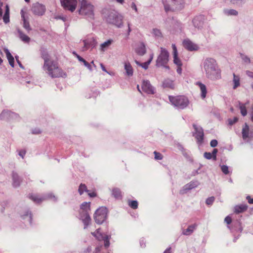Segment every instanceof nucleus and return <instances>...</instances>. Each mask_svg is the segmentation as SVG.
Wrapping results in <instances>:
<instances>
[{
    "label": "nucleus",
    "instance_id": "47",
    "mask_svg": "<svg viewBox=\"0 0 253 253\" xmlns=\"http://www.w3.org/2000/svg\"><path fill=\"white\" fill-rule=\"evenodd\" d=\"M204 157L208 160H210L212 158L211 154L210 152H205L204 154Z\"/></svg>",
    "mask_w": 253,
    "mask_h": 253
},
{
    "label": "nucleus",
    "instance_id": "53",
    "mask_svg": "<svg viewBox=\"0 0 253 253\" xmlns=\"http://www.w3.org/2000/svg\"><path fill=\"white\" fill-rule=\"evenodd\" d=\"M3 2L0 1V19L1 18L2 16V7L3 6Z\"/></svg>",
    "mask_w": 253,
    "mask_h": 253
},
{
    "label": "nucleus",
    "instance_id": "54",
    "mask_svg": "<svg viewBox=\"0 0 253 253\" xmlns=\"http://www.w3.org/2000/svg\"><path fill=\"white\" fill-rule=\"evenodd\" d=\"M88 193V195L90 197H95L96 196V193L95 192H87Z\"/></svg>",
    "mask_w": 253,
    "mask_h": 253
},
{
    "label": "nucleus",
    "instance_id": "37",
    "mask_svg": "<svg viewBox=\"0 0 253 253\" xmlns=\"http://www.w3.org/2000/svg\"><path fill=\"white\" fill-rule=\"evenodd\" d=\"M128 206L132 209L135 210L138 208V202L137 201H128Z\"/></svg>",
    "mask_w": 253,
    "mask_h": 253
},
{
    "label": "nucleus",
    "instance_id": "57",
    "mask_svg": "<svg viewBox=\"0 0 253 253\" xmlns=\"http://www.w3.org/2000/svg\"><path fill=\"white\" fill-rule=\"evenodd\" d=\"M246 74L250 77L253 79V72L250 71H246Z\"/></svg>",
    "mask_w": 253,
    "mask_h": 253
},
{
    "label": "nucleus",
    "instance_id": "8",
    "mask_svg": "<svg viewBox=\"0 0 253 253\" xmlns=\"http://www.w3.org/2000/svg\"><path fill=\"white\" fill-rule=\"evenodd\" d=\"M60 2L64 9L71 12L75 11L77 5L76 0H60Z\"/></svg>",
    "mask_w": 253,
    "mask_h": 253
},
{
    "label": "nucleus",
    "instance_id": "51",
    "mask_svg": "<svg viewBox=\"0 0 253 253\" xmlns=\"http://www.w3.org/2000/svg\"><path fill=\"white\" fill-rule=\"evenodd\" d=\"M224 221L227 224H230L232 222V218L230 216H227L225 218Z\"/></svg>",
    "mask_w": 253,
    "mask_h": 253
},
{
    "label": "nucleus",
    "instance_id": "2",
    "mask_svg": "<svg viewBox=\"0 0 253 253\" xmlns=\"http://www.w3.org/2000/svg\"><path fill=\"white\" fill-rule=\"evenodd\" d=\"M47 71L48 75L52 78H66L67 74L59 67L57 62L52 61L49 65L44 67Z\"/></svg>",
    "mask_w": 253,
    "mask_h": 253
},
{
    "label": "nucleus",
    "instance_id": "9",
    "mask_svg": "<svg viewBox=\"0 0 253 253\" xmlns=\"http://www.w3.org/2000/svg\"><path fill=\"white\" fill-rule=\"evenodd\" d=\"M193 126L195 129L193 136L197 140V142L199 145H201L204 141V131L202 128L198 127L195 124L193 125Z\"/></svg>",
    "mask_w": 253,
    "mask_h": 253
},
{
    "label": "nucleus",
    "instance_id": "36",
    "mask_svg": "<svg viewBox=\"0 0 253 253\" xmlns=\"http://www.w3.org/2000/svg\"><path fill=\"white\" fill-rule=\"evenodd\" d=\"M86 185L84 184L81 183L79 187L78 192L80 195H82L84 192H88Z\"/></svg>",
    "mask_w": 253,
    "mask_h": 253
},
{
    "label": "nucleus",
    "instance_id": "60",
    "mask_svg": "<svg viewBox=\"0 0 253 253\" xmlns=\"http://www.w3.org/2000/svg\"><path fill=\"white\" fill-rule=\"evenodd\" d=\"M41 133V131L40 129H35L33 131V134H38Z\"/></svg>",
    "mask_w": 253,
    "mask_h": 253
},
{
    "label": "nucleus",
    "instance_id": "20",
    "mask_svg": "<svg viewBox=\"0 0 253 253\" xmlns=\"http://www.w3.org/2000/svg\"><path fill=\"white\" fill-rule=\"evenodd\" d=\"M113 42V40H108L107 41L104 42L103 43L100 44L99 48L100 50L103 52L105 51L110 47V46L112 44Z\"/></svg>",
    "mask_w": 253,
    "mask_h": 253
},
{
    "label": "nucleus",
    "instance_id": "64",
    "mask_svg": "<svg viewBox=\"0 0 253 253\" xmlns=\"http://www.w3.org/2000/svg\"><path fill=\"white\" fill-rule=\"evenodd\" d=\"M91 251V248L90 247H88L86 249V251L85 252V253H90Z\"/></svg>",
    "mask_w": 253,
    "mask_h": 253
},
{
    "label": "nucleus",
    "instance_id": "34",
    "mask_svg": "<svg viewBox=\"0 0 253 253\" xmlns=\"http://www.w3.org/2000/svg\"><path fill=\"white\" fill-rule=\"evenodd\" d=\"M239 108L240 110V112L241 115L243 116H245L247 114V111L246 108V104L242 103L241 102L239 103Z\"/></svg>",
    "mask_w": 253,
    "mask_h": 253
},
{
    "label": "nucleus",
    "instance_id": "44",
    "mask_svg": "<svg viewBox=\"0 0 253 253\" xmlns=\"http://www.w3.org/2000/svg\"><path fill=\"white\" fill-rule=\"evenodd\" d=\"M241 58L242 60L246 63H250V59L246 55H245L244 54H241Z\"/></svg>",
    "mask_w": 253,
    "mask_h": 253
},
{
    "label": "nucleus",
    "instance_id": "43",
    "mask_svg": "<svg viewBox=\"0 0 253 253\" xmlns=\"http://www.w3.org/2000/svg\"><path fill=\"white\" fill-rule=\"evenodd\" d=\"M13 179L14 180L13 183V186L15 187L19 186L20 184V181L17 177V175H14Z\"/></svg>",
    "mask_w": 253,
    "mask_h": 253
},
{
    "label": "nucleus",
    "instance_id": "45",
    "mask_svg": "<svg viewBox=\"0 0 253 253\" xmlns=\"http://www.w3.org/2000/svg\"><path fill=\"white\" fill-rule=\"evenodd\" d=\"M214 201V197H209L206 200V204L208 205H211L213 203Z\"/></svg>",
    "mask_w": 253,
    "mask_h": 253
},
{
    "label": "nucleus",
    "instance_id": "29",
    "mask_svg": "<svg viewBox=\"0 0 253 253\" xmlns=\"http://www.w3.org/2000/svg\"><path fill=\"white\" fill-rule=\"evenodd\" d=\"M153 56H154L153 54H151L150 59L147 62H145L143 63L140 64L137 61H135V62L137 65L141 66L144 69H147L148 68L149 65L150 64L151 62L153 60Z\"/></svg>",
    "mask_w": 253,
    "mask_h": 253
},
{
    "label": "nucleus",
    "instance_id": "38",
    "mask_svg": "<svg viewBox=\"0 0 253 253\" xmlns=\"http://www.w3.org/2000/svg\"><path fill=\"white\" fill-rule=\"evenodd\" d=\"M111 238V236L109 235H105L103 240L104 242V246L105 248H107L110 246V239Z\"/></svg>",
    "mask_w": 253,
    "mask_h": 253
},
{
    "label": "nucleus",
    "instance_id": "39",
    "mask_svg": "<svg viewBox=\"0 0 253 253\" xmlns=\"http://www.w3.org/2000/svg\"><path fill=\"white\" fill-rule=\"evenodd\" d=\"M22 20L23 21L24 28L28 31H30L31 29L30 28L29 22L26 19V18L23 19Z\"/></svg>",
    "mask_w": 253,
    "mask_h": 253
},
{
    "label": "nucleus",
    "instance_id": "7",
    "mask_svg": "<svg viewBox=\"0 0 253 253\" xmlns=\"http://www.w3.org/2000/svg\"><path fill=\"white\" fill-rule=\"evenodd\" d=\"M107 21L110 23L120 27L123 24V17L116 12H111L108 16Z\"/></svg>",
    "mask_w": 253,
    "mask_h": 253
},
{
    "label": "nucleus",
    "instance_id": "63",
    "mask_svg": "<svg viewBox=\"0 0 253 253\" xmlns=\"http://www.w3.org/2000/svg\"><path fill=\"white\" fill-rule=\"evenodd\" d=\"M100 249L99 247H97L95 248V253H100Z\"/></svg>",
    "mask_w": 253,
    "mask_h": 253
},
{
    "label": "nucleus",
    "instance_id": "18",
    "mask_svg": "<svg viewBox=\"0 0 253 253\" xmlns=\"http://www.w3.org/2000/svg\"><path fill=\"white\" fill-rule=\"evenodd\" d=\"M41 56L44 60V68L49 65L52 61L49 60V55L47 52L44 50H41Z\"/></svg>",
    "mask_w": 253,
    "mask_h": 253
},
{
    "label": "nucleus",
    "instance_id": "16",
    "mask_svg": "<svg viewBox=\"0 0 253 253\" xmlns=\"http://www.w3.org/2000/svg\"><path fill=\"white\" fill-rule=\"evenodd\" d=\"M81 219L84 224V228H87L91 221V218L88 213H84V214H80Z\"/></svg>",
    "mask_w": 253,
    "mask_h": 253
},
{
    "label": "nucleus",
    "instance_id": "28",
    "mask_svg": "<svg viewBox=\"0 0 253 253\" xmlns=\"http://www.w3.org/2000/svg\"><path fill=\"white\" fill-rule=\"evenodd\" d=\"M163 86L164 87H167L171 89H173L174 88V84L173 81L169 79L165 80L164 81Z\"/></svg>",
    "mask_w": 253,
    "mask_h": 253
},
{
    "label": "nucleus",
    "instance_id": "62",
    "mask_svg": "<svg viewBox=\"0 0 253 253\" xmlns=\"http://www.w3.org/2000/svg\"><path fill=\"white\" fill-rule=\"evenodd\" d=\"M171 248L169 247L165 251L164 253H171L170 252Z\"/></svg>",
    "mask_w": 253,
    "mask_h": 253
},
{
    "label": "nucleus",
    "instance_id": "6",
    "mask_svg": "<svg viewBox=\"0 0 253 253\" xmlns=\"http://www.w3.org/2000/svg\"><path fill=\"white\" fill-rule=\"evenodd\" d=\"M107 211V208L104 207H100L96 211L94 218L97 224H101L106 220Z\"/></svg>",
    "mask_w": 253,
    "mask_h": 253
},
{
    "label": "nucleus",
    "instance_id": "23",
    "mask_svg": "<svg viewBox=\"0 0 253 253\" xmlns=\"http://www.w3.org/2000/svg\"><path fill=\"white\" fill-rule=\"evenodd\" d=\"M112 195L116 199L120 200L122 198V192L120 189L114 188L112 190Z\"/></svg>",
    "mask_w": 253,
    "mask_h": 253
},
{
    "label": "nucleus",
    "instance_id": "1",
    "mask_svg": "<svg viewBox=\"0 0 253 253\" xmlns=\"http://www.w3.org/2000/svg\"><path fill=\"white\" fill-rule=\"evenodd\" d=\"M204 68L208 78L213 80L220 79L221 70L213 58H207L204 63Z\"/></svg>",
    "mask_w": 253,
    "mask_h": 253
},
{
    "label": "nucleus",
    "instance_id": "14",
    "mask_svg": "<svg viewBox=\"0 0 253 253\" xmlns=\"http://www.w3.org/2000/svg\"><path fill=\"white\" fill-rule=\"evenodd\" d=\"M173 54V62L177 66H182V63L181 60L178 57V52L176 47L174 44H172Z\"/></svg>",
    "mask_w": 253,
    "mask_h": 253
},
{
    "label": "nucleus",
    "instance_id": "50",
    "mask_svg": "<svg viewBox=\"0 0 253 253\" xmlns=\"http://www.w3.org/2000/svg\"><path fill=\"white\" fill-rule=\"evenodd\" d=\"M238 119L237 117H234L233 120L229 119L228 120L229 124L230 125H232L234 124H235V123H236L238 121Z\"/></svg>",
    "mask_w": 253,
    "mask_h": 253
},
{
    "label": "nucleus",
    "instance_id": "15",
    "mask_svg": "<svg viewBox=\"0 0 253 253\" xmlns=\"http://www.w3.org/2000/svg\"><path fill=\"white\" fill-rule=\"evenodd\" d=\"M199 185V183L198 181H192L183 187V189L180 191V193L184 194L187 190L192 189L197 187Z\"/></svg>",
    "mask_w": 253,
    "mask_h": 253
},
{
    "label": "nucleus",
    "instance_id": "35",
    "mask_svg": "<svg viewBox=\"0 0 253 253\" xmlns=\"http://www.w3.org/2000/svg\"><path fill=\"white\" fill-rule=\"evenodd\" d=\"M136 53L140 55H144L146 52L145 46L143 44H141L136 49Z\"/></svg>",
    "mask_w": 253,
    "mask_h": 253
},
{
    "label": "nucleus",
    "instance_id": "3",
    "mask_svg": "<svg viewBox=\"0 0 253 253\" xmlns=\"http://www.w3.org/2000/svg\"><path fill=\"white\" fill-rule=\"evenodd\" d=\"M94 7L86 0H82L79 14L84 16L86 18L93 19L94 17Z\"/></svg>",
    "mask_w": 253,
    "mask_h": 253
},
{
    "label": "nucleus",
    "instance_id": "61",
    "mask_svg": "<svg viewBox=\"0 0 253 253\" xmlns=\"http://www.w3.org/2000/svg\"><path fill=\"white\" fill-rule=\"evenodd\" d=\"M25 11H24V10L22 9L21 10V12H20V13H21V17L23 19H24V18H25Z\"/></svg>",
    "mask_w": 253,
    "mask_h": 253
},
{
    "label": "nucleus",
    "instance_id": "22",
    "mask_svg": "<svg viewBox=\"0 0 253 253\" xmlns=\"http://www.w3.org/2000/svg\"><path fill=\"white\" fill-rule=\"evenodd\" d=\"M196 84L198 85L201 92V97L203 99L205 98L207 93V87L206 85L201 82H197Z\"/></svg>",
    "mask_w": 253,
    "mask_h": 253
},
{
    "label": "nucleus",
    "instance_id": "26",
    "mask_svg": "<svg viewBox=\"0 0 253 253\" xmlns=\"http://www.w3.org/2000/svg\"><path fill=\"white\" fill-rule=\"evenodd\" d=\"M242 137L244 140H246L249 137V126L247 124L243 127L242 131Z\"/></svg>",
    "mask_w": 253,
    "mask_h": 253
},
{
    "label": "nucleus",
    "instance_id": "59",
    "mask_svg": "<svg viewBox=\"0 0 253 253\" xmlns=\"http://www.w3.org/2000/svg\"><path fill=\"white\" fill-rule=\"evenodd\" d=\"M247 198L248 200L249 203L251 204H253V198H251L250 196H248Z\"/></svg>",
    "mask_w": 253,
    "mask_h": 253
},
{
    "label": "nucleus",
    "instance_id": "48",
    "mask_svg": "<svg viewBox=\"0 0 253 253\" xmlns=\"http://www.w3.org/2000/svg\"><path fill=\"white\" fill-rule=\"evenodd\" d=\"M217 152H218L217 149L215 148L213 150L212 153H211L212 157V159L214 160H216V154H217Z\"/></svg>",
    "mask_w": 253,
    "mask_h": 253
},
{
    "label": "nucleus",
    "instance_id": "46",
    "mask_svg": "<svg viewBox=\"0 0 253 253\" xmlns=\"http://www.w3.org/2000/svg\"><path fill=\"white\" fill-rule=\"evenodd\" d=\"M221 170L224 173V174H228L229 171H228V168L227 166H225V165H223L221 166Z\"/></svg>",
    "mask_w": 253,
    "mask_h": 253
},
{
    "label": "nucleus",
    "instance_id": "31",
    "mask_svg": "<svg viewBox=\"0 0 253 253\" xmlns=\"http://www.w3.org/2000/svg\"><path fill=\"white\" fill-rule=\"evenodd\" d=\"M5 53L10 65L13 67L14 66V59L13 56L7 49L5 50Z\"/></svg>",
    "mask_w": 253,
    "mask_h": 253
},
{
    "label": "nucleus",
    "instance_id": "49",
    "mask_svg": "<svg viewBox=\"0 0 253 253\" xmlns=\"http://www.w3.org/2000/svg\"><path fill=\"white\" fill-rule=\"evenodd\" d=\"M218 142L215 139L212 140L210 142V145L212 147H215L217 145Z\"/></svg>",
    "mask_w": 253,
    "mask_h": 253
},
{
    "label": "nucleus",
    "instance_id": "32",
    "mask_svg": "<svg viewBox=\"0 0 253 253\" xmlns=\"http://www.w3.org/2000/svg\"><path fill=\"white\" fill-rule=\"evenodd\" d=\"M91 234L99 241L103 240L104 236L100 232V229H97L96 231L91 232Z\"/></svg>",
    "mask_w": 253,
    "mask_h": 253
},
{
    "label": "nucleus",
    "instance_id": "12",
    "mask_svg": "<svg viewBox=\"0 0 253 253\" xmlns=\"http://www.w3.org/2000/svg\"><path fill=\"white\" fill-rule=\"evenodd\" d=\"M184 47L189 51H197L199 49L198 45L190 40H185L183 42Z\"/></svg>",
    "mask_w": 253,
    "mask_h": 253
},
{
    "label": "nucleus",
    "instance_id": "19",
    "mask_svg": "<svg viewBox=\"0 0 253 253\" xmlns=\"http://www.w3.org/2000/svg\"><path fill=\"white\" fill-rule=\"evenodd\" d=\"M28 197L36 204H40L45 199V198L41 197L38 195L34 194L33 193L29 194Z\"/></svg>",
    "mask_w": 253,
    "mask_h": 253
},
{
    "label": "nucleus",
    "instance_id": "42",
    "mask_svg": "<svg viewBox=\"0 0 253 253\" xmlns=\"http://www.w3.org/2000/svg\"><path fill=\"white\" fill-rule=\"evenodd\" d=\"M153 33L155 37L158 38L161 37L162 36V34L161 31L158 29H154L153 30Z\"/></svg>",
    "mask_w": 253,
    "mask_h": 253
},
{
    "label": "nucleus",
    "instance_id": "5",
    "mask_svg": "<svg viewBox=\"0 0 253 253\" xmlns=\"http://www.w3.org/2000/svg\"><path fill=\"white\" fill-rule=\"evenodd\" d=\"M169 53L167 50L163 47H161V52L156 60V66H163L169 69V67L167 65L169 61Z\"/></svg>",
    "mask_w": 253,
    "mask_h": 253
},
{
    "label": "nucleus",
    "instance_id": "33",
    "mask_svg": "<svg viewBox=\"0 0 253 253\" xmlns=\"http://www.w3.org/2000/svg\"><path fill=\"white\" fill-rule=\"evenodd\" d=\"M3 20L5 23H7L9 22V9L7 5L6 6L5 11L3 16Z\"/></svg>",
    "mask_w": 253,
    "mask_h": 253
},
{
    "label": "nucleus",
    "instance_id": "56",
    "mask_svg": "<svg viewBox=\"0 0 253 253\" xmlns=\"http://www.w3.org/2000/svg\"><path fill=\"white\" fill-rule=\"evenodd\" d=\"M131 7L132 8V9H134L135 11V12H137V8L134 2H132L131 3Z\"/></svg>",
    "mask_w": 253,
    "mask_h": 253
},
{
    "label": "nucleus",
    "instance_id": "11",
    "mask_svg": "<svg viewBox=\"0 0 253 253\" xmlns=\"http://www.w3.org/2000/svg\"><path fill=\"white\" fill-rule=\"evenodd\" d=\"M141 88L143 91L147 94H153L155 93V89L154 87L148 81H144L143 82L141 85Z\"/></svg>",
    "mask_w": 253,
    "mask_h": 253
},
{
    "label": "nucleus",
    "instance_id": "25",
    "mask_svg": "<svg viewBox=\"0 0 253 253\" xmlns=\"http://www.w3.org/2000/svg\"><path fill=\"white\" fill-rule=\"evenodd\" d=\"M248 206L246 205H240L235 207L234 212L236 213H239L246 211L247 210Z\"/></svg>",
    "mask_w": 253,
    "mask_h": 253
},
{
    "label": "nucleus",
    "instance_id": "17",
    "mask_svg": "<svg viewBox=\"0 0 253 253\" xmlns=\"http://www.w3.org/2000/svg\"><path fill=\"white\" fill-rule=\"evenodd\" d=\"M80 214H84V213H88L90 211V203L83 202L81 205Z\"/></svg>",
    "mask_w": 253,
    "mask_h": 253
},
{
    "label": "nucleus",
    "instance_id": "21",
    "mask_svg": "<svg viewBox=\"0 0 253 253\" xmlns=\"http://www.w3.org/2000/svg\"><path fill=\"white\" fill-rule=\"evenodd\" d=\"M124 65L126 75L128 77L132 76L133 75V70L130 63L126 62L124 63Z\"/></svg>",
    "mask_w": 253,
    "mask_h": 253
},
{
    "label": "nucleus",
    "instance_id": "30",
    "mask_svg": "<svg viewBox=\"0 0 253 253\" xmlns=\"http://www.w3.org/2000/svg\"><path fill=\"white\" fill-rule=\"evenodd\" d=\"M18 33L19 34V38L20 39L24 42H26V43H28L30 41V38L28 36H27L26 35H25V34H24L21 31H20V30H18Z\"/></svg>",
    "mask_w": 253,
    "mask_h": 253
},
{
    "label": "nucleus",
    "instance_id": "4",
    "mask_svg": "<svg viewBox=\"0 0 253 253\" xmlns=\"http://www.w3.org/2000/svg\"><path fill=\"white\" fill-rule=\"evenodd\" d=\"M169 99L171 104L175 107L180 109H184L189 104L188 98L183 95H178L176 96H169Z\"/></svg>",
    "mask_w": 253,
    "mask_h": 253
},
{
    "label": "nucleus",
    "instance_id": "27",
    "mask_svg": "<svg viewBox=\"0 0 253 253\" xmlns=\"http://www.w3.org/2000/svg\"><path fill=\"white\" fill-rule=\"evenodd\" d=\"M233 83L234 84L233 88L234 89L240 85V78L239 76L235 75L234 73L233 74Z\"/></svg>",
    "mask_w": 253,
    "mask_h": 253
},
{
    "label": "nucleus",
    "instance_id": "58",
    "mask_svg": "<svg viewBox=\"0 0 253 253\" xmlns=\"http://www.w3.org/2000/svg\"><path fill=\"white\" fill-rule=\"evenodd\" d=\"M26 154V151L25 150H21L19 153V155L22 158H24V156H25Z\"/></svg>",
    "mask_w": 253,
    "mask_h": 253
},
{
    "label": "nucleus",
    "instance_id": "55",
    "mask_svg": "<svg viewBox=\"0 0 253 253\" xmlns=\"http://www.w3.org/2000/svg\"><path fill=\"white\" fill-rule=\"evenodd\" d=\"M177 66V68L176 69V71L178 74H179V75H181L182 73V68H181L182 66Z\"/></svg>",
    "mask_w": 253,
    "mask_h": 253
},
{
    "label": "nucleus",
    "instance_id": "52",
    "mask_svg": "<svg viewBox=\"0 0 253 253\" xmlns=\"http://www.w3.org/2000/svg\"><path fill=\"white\" fill-rule=\"evenodd\" d=\"M84 48H85V50H86L88 48V47L89 46V44H91V42H90L89 43V42L87 40H84Z\"/></svg>",
    "mask_w": 253,
    "mask_h": 253
},
{
    "label": "nucleus",
    "instance_id": "40",
    "mask_svg": "<svg viewBox=\"0 0 253 253\" xmlns=\"http://www.w3.org/2000/svg\"><path fill=\"white\" fill-rule=\"evenodd\" d=\"M225 13L227 15H237L238 12L234 9L225 10Z\"/></svg>",
    "mask_w": 253,
    "mask_h": 253
},
{
    "label": "nucleus",
    "instance_id": "24",
    "mask_svg": "<svg viewBox=\"0 0 253 253\" xmlns=\"http://www.w3.org/2000/svg\"><path fill=\"white\" fill-rule=\"evenodd\" d=\"M197 226V224L196 223L189 226L186 230L183 231V234L185 235H189L191 234L194 230L196 228Z\"/></svg>",
    "mask_w": 253,
    "mask_h": 253
},
{
    "label": "nucleus",
    "instance_id": "41",
    "mask_svg": "<svg viewBox=\"0 0 253 253\" xmlns=\"http://www.w3.org/2000/svg\"><path fill=\"white\" fill-rule=\"evenodd\" d=\"M154 156H155V160H161L163 158V155L161 153H159V152H158L157 151H154Z\"/></svg>",
    "mask_w": 253,
    "mask_h": 253
},
{
    "label": "nucleus",
    "instance_id": "10",
    "mask_svg": "<svg viewBox=\"0 0 253 253\" xmlns=\"http://www.w3.org/2000/svg\"><path fill=\"white\" fill-rule=\"evenodd\" d=\"M45 10V6L38 2L34 4L32 7L33 13L37 15H42L44 14Z\"/></svg>",
    "mask_w": 253,
    "mask_h": 253
},
{
    "label": "nucleus",
    "instance_id": "13",
    "mask_svg": "<svg viewBox=\"0 0 253 253\" xmlns=\"http://www.w3.org/2000/svg\"><path fill=\"white\" fill-rule=\"evenodd\" d=\"M182 0H168V5H165V9L166 11L174 10V7L181 3Z\"/></svg>",
    "mask_w": 253,
    "mask_h": 253
}]
</instances>
